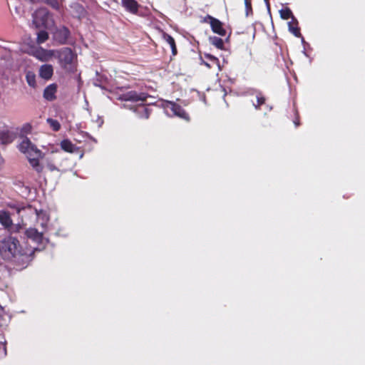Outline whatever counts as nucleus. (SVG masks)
Instances as JSON below:
<instances>
[{
    "label": "nucleus",
    "mask_w": 365,
    "mask_h": 365,
    "mask_svg": "<svg viewBox=\"0 0 365 365\" xmlns=\"http://www.w3.org/2000/svg\"><path fill=\"white\" fill-rule=\"evenodd\" d=\"M293 122L296 127H298L300 125L299 115L298 111L297 110H295V118H294Z\"/></svg>",
    "instance_id": "nucleus-31"
},
{
    "label": "nucleus",
    "mask_w": 365,
    "mask_h": 365,
    "mask_svg": "<svg viewBox=\"0 0 365 365\" xmlns=\"http://www.w3.org/2000/svg\"><path fill=\"white\" fill-rule=\"evenodd\" d=\"M0 223L11 232H17L21 229V226L19 225H13L11 217L6 211H0Z\"/></svg>",
    "instance_id": "nucleus-7"
},
{
    "label": "nucleus",
    "mask_w": 365,
    "mask_h": 365,
    "mask_svg": "<svg viewBox=\"0 0 365 365\" xmlns=\"http://www.w3.org/2000/svg\"><path fill=\"white\" fill-rule=\"evenodd\" d=\"M280 16L282 19L288 20L290 18H293V14L289 8H285L280 10Z\"/></svg>",
    "instance_id": "nucleus-26"
},
{
    "label": "nucleus",
    "mask_w": 365,
    "mask_h": 365,
    "mask_svg": "<svg viewBox=\"0 0 365 365\" xmlns=\"http://www.w3.org/2000/svg\"><path fill=\"white\" fill-rule=\"evenodd\" d=\"M8 207L16 210L22 218L23 225L26 226L27 221L32 222L34 220H41V225L45 227L48 221V217L42 210L38 211L31 205L22 206L18 202H9Z\"/></svg>",
    "instance_id": "nucleus-1"
},
{
    "label": "nucleus",
    "mask_w": 365,
    "mask_h": 365,
    "mask_svg": "<svg viewBox=\"0 0 365 365\" xmlns=\"http://www.w3.org/2000/svg\"><path fill=\"white\" fill-rule=\"evenodd\" d=\"M26 80L27 83L32 88L36 86V75L33 71H28L26 73Z\"/></svg>",
    "instance_id": "nucleus-24"
},
{
    "label": "nucleus",
    "mask_w": 365,
    "mask_h": 365,
    "mask_svg": "<svg viewBox=\"0 0 365 365\" xmlns=\"http://www.w3.org/2000/svg\"><path fill=\"white\" fill-rule=\"evenodd\" d=\"M164 40L170 46L172 53L173 55L177 53V48L174 38L168 34H163Z\"/></svg>",
    "instance_id": "nucleus-23"
},
{
    "label": "nucleus",
    "mask_w": 365,
    "mask_h": 365,
    "mask_svg": "<svg viewBox=\"0 0 365 365\" xmlns=\"http://www.w3.org/2000/svg\"><path fill=\"white\" fill-rule=\"evenodd\" d=\"M144 110H145V112L146 113V116L145 117H146V118H148V114L147 110L146 109H144Z\"/></svg>",
    "instance_id": "nucleus-35"
},
{
    "label": "nucleus",
    "mask_w": 365,
    "mask_h": 365,
    "mask_svg": "<svg viewBox=\"0 0 365 365\" xmlns=\"http://www.w3.org/2000/svg\"><path fill=\"white\" fill-rule=\"evenodd\" d=\"M41 157H29L27 158L31 166L38 173H41L43 170V166L39 163V158Z\"/></svg>",
    "instance_id": "nucleus-20"
},
{
    "label": "nucleus",
    "mask_w": 365,
    "mask_h": 365,
    "mask_svg": "<svg viewBox=\"0 0 365 365\" xmlns=\"http://www.w3.org/2000/svg\"><path fill=\"white\" fill-rule=\"evenodd\" d=\"M208 40L210 43L214 46L215 48L224 50L225 49V43L223 39L220 37H217L215 36H209Z\"/></svg>",
    "instance_id": "nucleus-19"
},
{
    "label": "nucleus",
    "mask_w": 365,
    "mask_h": 365,
    "mask_svg": "<svg viewBox=\"0 0 365 365\" xmlns=\"http://www.w3.org/2000/svg\"><path fill=\"white\" fill-rule=\"evenodd\" d=\"M61 148L68 153H74L77 148L75 145H73L70 140H63L61 143Z\"/></svg>",
    "instance_id": "nucleus-21"
},
{
    "label": "nucleus",
    "mask_w": 365,
    "mask_h": 365,
    "mask_svg": "<svg viewBox=\"0 0 365 365\" xmlns=\"http://www.w3.org/2000/svg\"><path fill=\"white\" fill-rule=\"evenodd\" d=\"M148 96L144 93H138L135 91H130L127 93L122 94L120 97V99L125 101H133V102H143L146 100Z\"/></svg>",
    "instance_id": "nucleus-11"
},
{
    "label": "nucleus",
    "mask_w": 365,
    "mask_h": 365,
    "mask_svg": "<svg viewBox=\"0 0 365 365\" xmlns=\"http://www.w3.org/2000/svg\"><path fill=\"white\" fill-rule=\"evenodd\" d=\"M207 59L210 60L212 66H214V71L212 73V78L214 79V75L217 74V72L220 70L219 60L218 58L214 57L213 56L207 53L206 55Z\"/></svg>",
    "instance_id": "nucleus-22"
},
{
    "label": "nucleus",
    "mask_w": 365,
    "mask_h": 365,
    "mask_svg": "<svg viewBox=\"0 0 365 365\" xmlns=\"http://www.w3.org/2000/svg\"><path fill=\"white\" fill-rule=\"evenodd\" d=\"M56 51V58H58L61 66L68 71L73 72L75 70L73 62L76 56L72 50L69 48H63Z\"/></svg>",
    "instance_id": "nucleus-3"
},
{
    "label": "nucleus",
    "mask_w": 365,
    "mask_h": 365,
    "mask_svg": "<svg viewBox=\"0 0 365 365\" xmlns=\"http://www.w3.org/2000/svg\"><path fill=\"white\" fill-rule=\"evenodd\" d=\"M51 20V14L46 8H41L36 10L34 14V21L41 23L43 25H48Z\"/></svg>",
    "instance_id": "nucleus-9"
},
{
    "label": "nucleus",
    "mask_w": 365,
    "mask_h": 365,
    "mask_svg": "<svg viewBox=\"0 0 365 365\" xmlns=\"http://www.w3.org/2000/svg\"><path fill=\"white\" fill-rule=\"evenodd\" d=\"M121 4L127 11L133 14H138L140 5L135 0H121Z\"/></svg>",
    "instance_id": "nucleus-15"
},
{
    "label": "nucleus",
    "mask_w": 365,
    "mask_h": 365,
    "mask_svg": "<svg viewBox=\"0 0 365 365\" xmlns=\"http://www.w3.org/2000/svg\"><path fill=\"white\" fill-rule=\"evenodd\" d=\"M207 23L209 24L212 31L219 36L224 37L227 35V30L225 24L219 19L207 14Z\"/></svg>",
    "instance_id": "nucleus-6"
},
{
    "label": "nucleus",
    "mask_w": 365,
    "mask_h": 365,
    "mask_svg": "<svg viewBox=\"0 0 365 365\" xmlns=\"http://www.w3.org/2000/svg\"><path fill=\"white\" fill-rule=\"evenodd\" d=\"M207 92L208 93L209 98L211 99H214L215 98H220L222 99L227 106H228L227 103L226 102L225 98L227 96V92L225 88L220 84V82L218 81L215 84V88L212 89L210 87L207 88Z\"/></svg>",
    "instance_id": "nucleus-8"
},
{
    "label": "nucleus",
    "mask_w": 365,
    "mask_h": 365,
    "mask_svg": "<svg viewBox=\"0 0 365 365\" xmlns=\"http://www.w3.org/2000/svg\"><path fill=\"white\" fill-rule=\"evenodd\" d=\"M246 10V16L252 14V0H244Z\"/></svg>",
    "instance_id": "nucleus-29"
},
{
    "label": "nucleus",
    "mask_w": 365,
    "mask_h": 365,
    "mask_svg": "<svg viewBox=\"0 0 365 365\" xmlns=\"http://www.w3.org/2000/svg\"><path fill=\"white\" fill-rule=\"evenodd\" d=\"M14 138V133L10 130L4 123L0 120V143L2 144H8L11 143Z\"/></svg>",
    "instance_id": "nucleus-10"
},
{
    "label": "nucleus",
    "mask_w": 365,
    "mask_h": 365,
    "mask_svg": "<svg viewBox=\"0 0 365 365\" xmlns=\"http://www.w3.org/2000/svg\"><path fill=\"white\" fill-rule=\"evenodd\" d=\"M64 0H33L34 3H44L50 6L53 9L60 11L62 3Z\"/></svg>",
    "instance_id": "nucleus-17"
},
{
    "label": "nucleus",
    "mask_w": 365,
    "mask_h": 365,
    "mask_svg": "<svg viewBox=\"0 0 365 365\" xmlns=\"http://www.w3.org/2000/svg\"><path fill=\"white\" fill-rule=\"evenodd\" d=\"M48 38V34L45 31H40L37 34V43H42L45 42Z\"/></svg>",
    "instance_id": "nucleus-28"
},
{
    "label": "nucleus",
    "mask_w": 365,
    "mask_h": 365,
    "mask_svg": "<svg viewBox=\"0 0 365 365\" xmlns=\"http://www.w3.org/2000/svg\"><path fill=\"white\" fill-rule=\"evenodd\" d=\"M57 86L52 83L46 86L43 91V98L48 101H53L56 98Z\"/></svg>",
    "instance_id": "nucleus-14"
},
{
    "label": "nucleus",
    "mask_w": 365,
    "mask_h": 365,
    "mask_svg": "<svg viewBox=\"0 0 365 365\" xmlns=\"http://www.w3.org/2000/svg\"><path fill=\"white\" fill-rule=\"evenodd\" d=\"M19 150L25 153L27 158L41 157L42 153L34 145L28 138H24L19 144Z\"/></svg>",
    "instance_id": "nucleus-5"
},
{
    "label": "nucleus",
    "mask_w": 365,
    "mask_h": 365,
    "mask_svg": "<svg viewBox=\"0 0 365 365\" xmlns=\"http://www.w3.org/2000/svg\"><path fill=\"white\" fill-rule=\"evenodd\" d=\"M0 255L6 260H11L14 258H22V260L28 262L31 257V255L21 252L19 241L12 237L0 241Z\"/></svg>",
    "instance_id": "nucleus-2"
},
{
    "label": "nucleus",
    "mask_w": 365,
    "mask_h": 365,
    "mask_svg": "<svg viewBox=\"0 0 365 365\" xmlns=\"http://www.w3.org/2000/svg\"><path fill=\"white\" fill-rule=\"evenodd\" d=\"M46 121L49 126L53 129V130L58 131L60 130L61 124L57 120H54L53 118H48Z\"/></svg>",
    "instance_id": "nucleus-27"
},
{
    "label": "nucleus",
    "mask_w": 365,
    "mask_h": 365,
    "mask_svg": "<svg viewBox=\"0 0 365 365\" xmlns=\"http://www.w3.org/2000/svg\"><path fill=\"white\" fill-rule=\"evenodd\" d=\"M256 98L257 103L253 105L257 110H259L261 106L265 103L266 98L261 92L257 93Z\"/></svg>",
    "instance_id": "nucleus-25"
},
{
    "label": "nucleus",
    "mask_w": 365,
    "mask_h": 365,
    "mask_svg": "<svg viewBox=\"0 0 365 365\" xmlns=\"http://www.w3.org/2000/svg\"><path fill=\"white\" fill-rule=\"evenodd\" d=\"M289 31L297 37H299L301 34H300V29L298 27H293L291 26V24L289 23Z\"/></svg>",
    "instance_id": "nucleus-30"
},
{
    "label": "nucleus",
    "mask_w": 365,
    "mask_h": 365,
    "mask_svg": "<svg viewBox=\"0 0 365 365\" xmlns=\"http://www.w3.org/2000/svg\"><path fill=\"white\" fill-rule=\"evenodd\" d=\"M170 109L173 112L174 115L182 118L188 120V116L185 111L178 105L170 103Z\"/></svg>",
    "instance_id": "nucleus-18"
},
{
    "label": "nucleus",
    "mask_w": 365,
    "mask_h": 365,
    "mask_svg": "<svg viewBox=\"0 0 365 365\" xmlns=\"http://www.w3.org/2000/svg\"><path fill=\"white\" fill-rule=\"evenodd\" d=\"M35 222H36V224H38V223L41 224V220H38V221L34 220L32 222H31L30 221H27V225L29 224L36 225ZM47 223H48V222H46V225L45 227H43L41 225H40V226L41 227V230H38L36 227H29V228L26 229V230L25 232L26 236L36 243H38V244L41 243L43 240V233L46 230Z\"/></svg>",
    "instance_id": "nucleus-4"
},
{
    "label": "nucleus",
    "mask_w": 365,
    "mask_h": 365,
    "mask_svg": "<svg viewBox=\"0 0 365 365\" xmlns=\"http://www.w3.org/2000/svg\"><path fill=\"white\" fill-rule=\"evenodd\" d=\"M46 167L50 171L58 170V168L51 163H48Z\"/></svg>",
    "instance_id": "nucleus-32"
},
{
    "label": "nucleus",
    "mask_w": 365,
    "mask_h": 365,
    "mask_svg": "<svg viewBox=\"0 0 365 365\" xmlns=\"http://www.w3.org/2000/svg\"><path fill=\"white\" fill-rule=\"evenodd\" d=\"M34 56L41 61H48L53 57L56 56V50H46L43 48H38L34 51Z\"/></svg>",
    "instance_id": "nucleus-12"
},
{
    "label": "nucleus",
    "mask_w": 365,
    "mask_h": 365,
    "mask_svg": "<svg viewBox=\"0 0 365 365\" xmlns=\"http://www.w3.org/2000/svg\"><path fill=\"white\" fill-rule=\"evenodd\" d=\"M206 66H207V67H208V68H211V67H212V66H211L210 63H208L207 62V63H206Z\"/></svg>",
    "instance_id": "nucleus-34"
},
{
    "label": "nucleus",
    "mask_w": 365,
    "mask_h": 365,
    "mask_svg": "<svg viewBox=\"0 0 365 365\" xmlns=\"http://www.w3.org/2000/svg\"><path fill=\"white\" fill-rule=\"evenodd\" d=\"M54 36L60 43L64 44L66 43L68 37L70 36V31L68 28L63 26L56 30Z\"/></svg>",
    "instance_id": "nucleus-13"
},
{
    "label": "nucleus",
    "mask_w": 365,
    "mask_h": 365,
    "mask_svg": "<svg viewBox=\"0 0 365 365\" xmlns=\"http://www.w3.org/2000/svg\"><path fill=\"white\" fill-rule=\"evenodd\" d=\"M39 76L44 80H49L53 74V68L50 64H43L39 68Z\"/></svg>",
    "instance_id": "nucleus-16"
},
{
    "label": "nucleus",
    "mask_w": 365,
    "mask_h": 365,
    "mask_svg": "<svg viewBox=\"0 0 365 365\" xmlns=\"http://www.w3.org/2000/svg\"><path fill=\"white\" fill-rule=\"evenodd\" d=\"M268 7H269V0H264Z\"/></svg>",
    "instance_id": "nucleus-33"
}]
</instances>
